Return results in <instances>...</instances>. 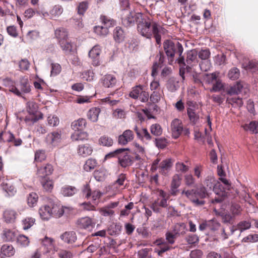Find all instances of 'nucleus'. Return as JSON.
Returning <instances> with one entry per match:
<instances>
[{
  "label": "nucleus",
  "mask_w": 258,
  "mask_h": 258,
  "mask_svg": "<svg viewBox=\"0 0 258 258\" xmlns=\"http://www.w3.org/2000/svg\"><path fill=\"white\" fill-rule=\"evenodd\" d=\"M76 192V188L71 186H65L61 188V193L65 197H70L74 195Z\"/></svg>",
  "instance_id": "45"
},
{
  "label": "nucleus",
  "mask_w": 258,
  "mask_h": 258,
  "mask_svg": "<svg viewBox=\"0 0 258 258\" xmlns=\"http://www.w3.org/2000/svg\"><path fill=\"white\" fill-rule=\"evenodd\" d=\"M187 113L190 121L195 124L198 121L199 115L197 110L191 108H188L187 109Z\"/></svg>",
  "instance_id": "40"
},
{
  "label": "nucleus",
  "mask_w": 258,
  "mask_h": 258,
  "mask_svg": "<svg viewBox=\"0 0 258 258\" xmlns=\"http://www.w3.org/2000/svg\"><path fill=\"white\" fill-rule=\"evenodd\" d=\"M113 37L116 42L119 43L124 38V32L120 27H116L113 31Z\"/></svg>",
  "instance_id": "36"
},
{
  "label": "nucleus",
  "mask_w": 258,
  "mask_h": 258,
  "mask_svg": "<svg viewBox=\"0 0 258 258\" xmlns=\"http://www.w3.org/2000/svg\"><path fill=\"white\" fill-rule=\"evenodd\" d=\"M39 180L43 189L47 192H51L53 188V181L49 177L39 178Z\"/></svg>",
  "instance_id": "22"
},
{
  "label": "nucleus",
  "mask_w": 258,
  "mask_h": 258,
  "mask_svg": "<svg viewBox=\"0 0 258 258\" xmlns=\"http://www.w3.org/2000/svg\"><path fill=\"white\" fill-rule=\"evenodd\" d=\"M87 124L86 119L79 118L74 121L71 124V127L75 131H79L83 130Z\"/></svg>",
  "instance_id": "28"
},
{
  "label": "nucleus",
  "mask_w": 258,
  "mask_h": 258,
  "mask_svg": "<svg viewBox=\"0 0 258 258\" xmlns=\"http://www.w3.org/2000/svg\"><path fill=\"white\" fill-rule=\"evenodd\" d=\"M240 75L239 70L236 68H234L231 69L228 74V77L232 80H236L237 79Z\"/></svg>",
  "instance_id": "62"
},
{
  "label": "nucleus",
  "mask_w": 258,
  "mask_h": 258,
  "mask_svg": "<svg viewBox=\"0 0 258 258\" xmlns=\"http://www.w3.org/2000/svg\"><path fill=\"white\" fill-rule=\"evenodd\" d=\"M244 129L249 130L252 134H257L258 133V122L256 121H251L248 124L244 126Z\"/></svg>",
  "instance_id": "53"
},
{
  "label": "nucleus",
  "mask_w": 258,
  "mask_h": 258,
  "mask_svg": "<svg viewBox=\"0 0 258 258\" xmlns=\"http://www.w3.org/2000/svg\"><path fill=\"white\" fill-rule=\"evenodd\" d=\"M205 185L209 189H213L215 193L217 192V189L222 187V185L218 182L212 175L207 176L204 181Z\"/></svg>",
  "instance_id": "9"
},
{
  "label": "nucleus",
  "mask_w": 258,
  "mask_h": 258,
  "mask_svg": "<svg viewBox=\"0 0 258 258\" xmlns=\"http://www.w3.org/2000/svg\"><path fill=\"white\" fill-rule=\"evenodd\" d=\"M243 86L240 83H237L236 84L231 87L227 91V93L229 95L238 94L241 92Z\"/></svg>",
  "instance_id": "49"
},
{
  "label": "nucleus",
  "mask_w": 258,
  "mask_h": 258,
  "mask_svg": "<svg viewBox=\"0 0 258 258\" xmlns=\"http://www.w3.org/2000/svg\"><path fill=\"white\" fill-rule=\"evenodd\" d=\"M142 16L141 13H137L134 12H128L122 18V23L126 27L133 26L135 22L138 23Z\"/></svg>",
  "instance_id": "5"
},
{
  "label": "nucleus",
  "mask_w": 258,
  "mask_h": 258,
  "mask_svg": "<svg viewBox=\"0 0 258 258\" xmlns=\"http://www.w3.org/2000/svg\"><path fill=\"white\" fill-rule=\"evenodd\" d=\"M151 132L156 136H159L162 133V129L160 124L157 123L154 124L151 126Z\"/></svg>",
  "instance_id": "56"
},
{
  "label": "nucleus",
  "mask_w": 258,
  "mask_h": 258,
  "mask_svg": "<svg viewBox=\"0 0 258 258\" xmlns=\"http://www.w3.org/2000/svg\"><path fill=\"white\" fill-rule=\"evenodd\" d=\"M63 12V9L61 6L55 5L50 11V13L53 17H57L60 15Z\"/></svg>",
  "instance_id": "57"
},
{
  "label": "nucleus",
  "mask_w": 258,
  "mask_h": 258,
  "mask_svg": "<svg viewBox=\"0 0 258 258\" xmlns=\"http://www.w3.org/2000/svg\"><path fill=\"white\" fill-rule=\"evenodd\" d=\"M78 227L81 229H89L92 227V222L89 217H84L77 221Z\"/></svg>",
  "instance_id": "25"
},
{
  "label": "nucleus",
  "mask_w": 258,
  "mask_h": 258,
  "mask_svg": "<svg viewBox=\"0 0 258 258\" xmlns=\"http://www.w3.org/2000/svg\"><path fill=\"white\" fill-rule=\"evenodd\" d=\"M60 238L64 242L72 244L75 242L77 240V236L76 233L74 231L65 232L60 235Z\"/></svg>",
  "instance_id": "21"
},
{
  "label": "nucleus",
  "mask_w": 258,
  "mask_h": 258,
  "mask_svg": "<svg viewBox=\"0 0 258 258\" xmlns=\"http://www.w3.org/2000/svg\"><path fill=\"white\" fill-rule=\"evenodd\" d=\"M60 139L61 134L55 132L49 134L46 138V141L54 146L57 145L60 142Z\"/></svg>",
  "instance_id": "24"
},
{
  "label": "nucleus",
  "mask_w": 258,
  "mask_h": 258,
  "mask_svg": "<svg viewBox=\"0 0 258 258\" xmlns=\"http://www.w3.org/2000/svg\"><path fill=\"white\" fill-rule=\"evenodd\" d=\"M17 213L14 210L8 209L4 212V218L7 223H14L17 218Z\"/></svg>",
  "instance_id": "23"
},
{
  "label": "nucleus",
  "mask_w": 258,
  "mask_h": 258,
  "mask_svg": "<svg viewBox=\"0 0 258 258\" xmlns=\"http://www.w3.org/2000/svg\"><path fill=\"white\" fill-rule=\"evenodd\" d=\"M113 140L107 136H102L99 140V144L103 146L110 147L113 145Z\"/></svg>",
  "instance_id": "51"
},
{
  "label": "nucleus",
  "mask_w": 258,
  "mask_h": 258,
  "mask_svg": "<svg viewBox=\"0 0 258 258\" xmlns=\"http://www.w3.org/2000/svg\"><path fill=\"white\" fill-rule=\"evenodd\" d=\"M185 184L188 186H192L195 183V179L191 174H187L184 176Z\"/></svg>",
  "instance_id": "63"
},
{
  "label": "nucleus",
  "mask_w": 258,
  "mask_h": 258,
  "mask_svg": "<svg viewBox=\"0 0 258 258\" xmlns=\"http://www.w3.org/2000/svg\"><path fill=\"white\" fill-rule=\"evenodd\" d=\"M217 192L215 193L216 196L211 200L212 203L214 204H220L224 200L226 196L225 192L222 190L221 187L217 189Z\"/></svg>",
  "instance_id": "35"
},
{
  "label": "nucleus",
  "mask_w": 258,
  "mask_h": 258,
  "mask_svg": "<svg viewBox=\"0 0 258 258\" xmlns=\"http://www.w3.org/2000/svg\"><path fill=\"white\" fill-rule=\"evenodd\" d=\"M102 25L94 27V32L97 35L104 37L109 33V28L115 24V21L106 16L101 15L100 18Z\"/></svg>",
  "instance_id": "3"
},
{
  "label": "nucleus",
  "mask_w": 258,
  "mask_h": 258,
  "mask_svg": "<svg viewBox=\"0 0 258 258\" xmlns=\"http://www.w3.org/2000/svg\"><path fill=\"white\" fill-rule=\"evenodd\" d=\"M15 253V250L12 245L4 244L1 247V253L5 256H13Z\"/></svg>",
  "instance_id": "30"
},
{
  "label": "nucleus",
  "mask_w": 258,
  "mask_h": 258,
  "mask_svg": "<svg viewBox=\"0 0 258 258\" xmlns=\"http://www.w3.org/2000/svg\"><path fill=\"white\" fill-rule=\"evenodd\" d=\"M181 181V175L175 174L172 177L171 183V190L172 195H176L178 187L180 186Z\"/></svg>",
  "instance_id": "19"
},
{
  "label": "nucleus",
  "mask_w": 258,
  "mask_h": 258,
  "mask_svg": "<svg viewBox=\"0 0 258 258\" xmlns=\"http://www.w3.org/2000/svg\"><path fill=\"white\" fill-rule=\"evenodd\" d=\"M50 211V206L46 205L42 207L39 209V214L41 218L44 220H48L52 216Z\"/></svg>",
  "instance_id": "33"
},
{
  "label": "nucleus",
  "mask_w": 258,
  "mask_h": 258,
  "mask_svg": "<svg viewBox=\"0 0 258 258\" xmlns=\"http://www.w3.org/2000/svg\"><path fill=\"white\" fill-rule=\"evenodd\" d=\"M172 232L177 236L184 235L186 232V225L183 223H177L174 226Z\"/></svg>",
  "instance_id": "34"
},
{
  "label": "nucleus",
  "mask_w": 258,
  "mask_h": 258,
  "mask_svg": "<svg viewBox=\"0 0 258 258\" xmlns=\"http://www.w3.org/2000/svg\"><path fill=\"white\" fill-rule=\"evenodd\" d=\"M35 219L32 217H26L24 218L21 221L22 228L24 230L30 228L35 223Z\"/></svg>",
  "instance_id": "41"
},
{
  "label": "nucleus",
  "mask_w": 258,
  "mask_h": 258,
  "mask_svg": "<svg viewBox=\"0 0 258 258\" xmlns=\"http://www.w3.org/2000/svg\"><path fill=\"white\" fill-rule=\"evenodd\" d=\"M172 164L171 159H166L162 161L158 167L159 172L164 175H167Z\"/></svg>",
  "instance_id": "17"
},
{
  "label": "nucleus",
  "mask_w": 258,
  "mask_h": 258,
  "mask_svg": "<svg viewBox=\"0 0 258 258\" xmlns=\"http://www.w3.org/2000/svg\"><path fill=\"white\" fill-rule=\"evenodd\" d=\"M53 171V167L50 164H46L38 168L37 175L38 178H46L51 175Z\"/></svg>",
  "instance_id": "12"
},
{
  "label": "nucleus",
  "mask_w": 258,
  "mask_h": 258,
  "mask_svg": "<svg viewBox=\"0 0 258 258\" xmlns=\"http://www.w3.org/2000/svg\"><path fill=\"white\" fill-rule=\"evenodd\" d=\"M57 255L59 258H73L74 254L71 251L61 249L58 252Z\"/></svg>",
  "instance_id": "60"
},
{
  "label": "nucleus",
  "mask_w": 258,
  "mask_h": 258,
  "mask_svg": "<svg viewBox=\"0 0 258 258\" xmlns=\"http://www.w3.org/2000/svg\"><path fill=\"white\" fill-rule=\"evenodd\" d=\"M46 158V155L44 150H37L35 154L34 160L37 162H41L44 161Z\"/></svg>",
  "instance_id": "54"
},
{
  "label": "nucleus",
  "mask_w": 258,
  "mask_h": 258,
  "mask_svg": "<svg viewBox=\"0 0 258 258\" xmlns=\"http://www.w3.org/2000/svg\"><path fill=\"white\" fill-rule=\"evenodd\" d=\"M77 151L80 156L86 157L92 154L93 149L89 144L80 145L78 146Z\"/></svg>",
  "instance_id": "18"
},
{
  "label": "nucleus",
  "mask_w": 258,
  "mask_h": 258,
  "mask_svg": "<svg viewBox=\"0 0 258 258\" xmlns=\"http://www.w3.org/2000/svg\"><path fill=\"white\" fill-rule=\"evenodd\" d=\"M1 185L3 190H5L9 196H13L16 194V189L13 185L8 183L3 182Z\"/></svg>",
  "instance_id": "42"
},
{
  "label": "nucleus",
  "mask_w": 258,
  "mask_h": 258,
  "mask_svg": "<svg viewBox=\"0 0 258 258\" xmlns=\"http://www.w3.org/2000/svg\"><path fill=\"white\" fill-rule=\"evenodd\" d=\"M128 150H129L128 148H120L116 149L113 152H110L106 155L105 156V159L114 157L117 155L119 156V154L122 152V151H126Z\"/></svg>",
  "instance_id": "59"
},
{
  "label": "nucleus",
  "mask_w": 258,
  "mask_h": 258,
  "mask_svg": "<svg viewBox=\"0 0 258 258\" xmlns=\"http://www.w3.org/2000/svg\"><path fill=\"white\" fill-rule=\"evenodd\" d=\"M155 243L159 246V248L155 249V251L159 255H162V253L170 248V246L166 243L164 239H158L155 242Z\"/></svg>",
  "instance_id": "20"
},
{
  "label": "nucleus",
  "mask_w": 258,
  "mask_h": 258,
  "mask_svg": "<svg viewBox=\"0 0 258 258\" xmlns=\"http://www.w3.org/2000/svg\"><path fill=\"white\" fill-rule=\"evenodd\" d=\"M214 211L217 216L221 217L222 223L232 225L234 221V218L227 211L224 209H217L216 207L214 208Z\"/></svg>",
  "instance_id": "6"
},
{
  "label": "nucleus",
  "mask_w": 258,
  "mask_h": 258,
  "mask_svg": "<svg viewBox=\"0 0 258 258\" xmlns=\"http://www.w3.org/2000/svg\"><path fill=\"white\" fill-rule=\"evenodd\" d=\"M38 196L35 192H31L27 197V203L30 207H34L38 201Z\"/></svg>",
  "instance_id": "47"
},
{
  "label": "nucleus",
  "mask_w": 258,
  "mask_h": 258,
  "mask_svg": "<svg viewBox=\"0 0 258 258\" xmlns=\"http://www.w3.org/2000/svg\"><path fill=\"white\" fill-rule=\"evenodd\" d=\"M97 164V163L95 159L92 158L89 159L86 161L84 165V169L86 171H90L96 167Z\"/></svg>",
  "instance_id": "48"
},
{
  "label": "nucleus",
  "mask_w": 258,
  "mask_h": 258,
  "mask_svg": "<svg viewBox=\"0 0 258 258\" xmlns=\"http://www.w3.org/2000/svg\"><path fill=\"white\" fill-rule=\"evenodd\" d=\"M197 55L198 53L195 50H191L187 52L186 59V62L187 65H185V66H186V69H188L191 68L189 66L191 65L192 62L196 61L197 59Z\"/></svg>",
  "instance_id": "27"
},
{
  "label": "nucleus",
  "mask_w": 258,
  "mask_h": 258,
  "mask_svg": "<svg viewBox=\"0 0 258 258\" xmlns=\"http://www.w3.org/2000/svg\"><path fill=\"white\" fill-rule=\"evenodd\" d=\"M100 109L98 107H94L90 109L87 113L89 119L93 122H96L98 119V116L100 112Z\"/></svg>",
  "instance_id": "31"
},
{
  "label": "nucleus",
  "mask_w": 258,
  "mask_h": 258,
  "mask_svg": "<svg viewBox=\"0 0 258 258\" xmlns=\"http://www.w3.org/2000/svg\"><path fill=\"white\" fill-rule=\"evenodd\" d=\"M68 34L67 31L64 28H58L55 31V36L58 40L59 43L61 40H67Z\"/></svg>",
  "instance_id": "38"
},
{
  "label": "nucleus",
  "mask_w": 258,
  "mask_h": 258,
  "mask_svg": "<svg viewBox=\"0 0 258 258\" xmlns=\"http://www.w3.org/2000/svg\"><path fill=\"white\" fill-rule=\"evenodd\" d=\"M20 89L21 91L16 87H13L11 91L18 96H21V92L28 93L30 92L31 88L26 78H23L20 80Z\"/></svg>",
  "instance_id": "7"
},
{
  "label": "nucleus",
  "mask_w": 258,
  "mask_h": 258,
  "mask_svg": "<svg viewBox=\"0 0 258 258\" xmlns=\"http://www.w3.org/2000/svg\"><path fill=\"white\" fill-rule=\"evenodd\" d=\"M17 242L22 246H27L29 244L28 238L24 235H19L17 237Z\"/></svg>",
  "instance_id": "55"
},
{
  "label": "nucleus",
  "mask_w": 258,
  "mask_h": 258,
  "mask_svg": "<svg viewBox=\"0 0 258 258\" xmlns=\"http://www.w3.org/2000/svg\"><path fill=\"white\" fill-rule=\"evenodd\" d=\"M134 138V135L132 131L130 130H125L122 135L118 137V144L121 145H125L128 142H131Z\"/></svg>",
  "instance_id": "13"
},
{
  "label": "nucleus",
  "mask_w": 258,
  "mask_h": 258,
  "mask_svg": "<svg viewBox=\"0 0 258 258\" xmlns=\"http://www.w3.org/2000/svg\"><path fill=\"white\" fill-rule=\"evenodd\" d=\"M119 164L123 168L131 166L134 162L133 157L125 151H122L118 156Z\"/></svg>",
  "instance_id": "10"
},
{
  "label": "nucleus",
  "mask_w": 258,
  "mask_h": 258,
  "mask_svg": "<svg viewBox=\"0 0 258 258\" xmlns=\"http://www.w3.org/2000/svg\"><path fill=\"white\" fill-rule=\"evenodd\" d=\"M195 192L196 198H200L201 200H203L208 196L207 188L204 186H202L197 189H195Z\"/></svg>",
  "instance_id": "46"
},
{
  "label": "nucleus",
  "mask_w": 258,
  "mask_h": 258,
  "mask_svg": "<svg viewBox=\"0 0 258 258\" xmlns=\"http://www.w3.org/2000/svg\"><path fill=\"white\" fill-rule=\"evenodd\" d=\"M59 43L66 54H69L72 51V45L67 40H61Z\"/></svg>",
  "instance_id": "43"
},
{
  "label": "nucleus",
  "mask_w": 258,
  "mask_h": 258,
  "mask_svg": "<svg viewBox=\"0 0 258 258\" xmlns=\"http://www.w3.org/2000/svg\"><path fill=\"white\" fill-rule=\"evenodd\" d=\"M171 127L173 137L175 139L177 138L183 129L180 120L178 119H174L171 122Z\"/></svg>",
  "instance_id": "14"
},
{
  "label": "nucleus",
  "mask_w": 258,
  "mask_h": 258,
  "mask_svg": "<svg viewBox=\"0 0 258 258\" xmlns=\"http://www.w3.org/2000/svg\"><path fill=\"white\" fill-rule=\"evenodd\" d=\"M163 47L165 53L168 57L170 64H172L173 61V57L175 54H177L178 55V57L176 59L177 63L179 66H185L184 58L182 55L183 47L180 43L178 42L174 43L171 40H166L163 43Z\"/></svg>",
  "instance_id": "2"
},
{
  "label": "nucleus",
  "mask_w": 258,
  "mask_h": 258,
  "mask_svg": "<svg viewBox=\"0 0 258 258\" xmlns=\"http://www.w3.org/2000/svg\"><path fill=\"white\" fill-rule=\"evenodd\" d=\"M101 49L99 45L94 46L89 52V56L92 59V64L94 66L100 64V54Z\"/></svg>",
  "instance_id": "11"
},
{
  "label": "nucleus",
  "mask_w": 258,
  "mask_h": 258,
  "mask_svg": "<svg viewBox=\"0 0 258 258\" xmlns=\"http://www.w3.org/2000/svg\"><path fill=\"white\" fill-rule=\"evenodd\" d=\"M159 198H158L156 201H158V206L162 208H166L167 206V200L169 198V196L163 190H160L159 191Z\"/></svg>",
  "instance_id": "26"
},
{
  "label": "nucleus",
  "mask_w": 258,
  "mask_h": 258,
  "mask_svg": "<svg viewBox=\"0 0 258 258\" xmlns=\"http://www.w3.org/2000/svg\"><path fill=\"white\" fill-rule=\"evenodd\" d=\"M101 83L104 87L112 88L116 83V79L112 75H106L101 78Z\"/></svg>",
  "instance_id": "15"
},
{
  "label": "nucleus",
  "mask_w": 258,
  "mask_h": 258,
  "mask_svg": "<svg viewBox=\"0 0 258 258\" xmlns=\"http://www.w3.org/2000/svg\"><path fill=\"white\" fill-rule=\"evenodd\" d=\"M38 109V106L36 103L32 101L27 103V111L31 114H35Z\"/></svg>",
  "instance_id": "58"
},
{
  "label": "nucleus",
  "mask_w": 258,
  "mask_h": 258,
  "mask_svg": "<svg viewBox=\"0 0 258 258\" xmlns=\"http://www.w3.org/2000/svg\"><path fill=\"white\" fill-rule=\"evenodd\" d=\"M151 248H145L138 251V258H152L151 251Z\"/></svg>",
  "instance_id": "50"
},
{
  "label": "nucleus",
  "mask_w": 258,
  "mask_h": 258,
  "mask_svg": "<svg viewBox=\"0 0 258 258\" xmlns=\"http://www.w3.org/2000/svg\"><path fill=\"white\" fill-rule=\"evenodd\" d=\"M161 99V94L159 92L153 91L150 97V100L153 104H156Z\"/></svg>",
  "instance_id": "64"
},
{
  "label": "nucleus",
  "mask_w": 258,
  "mask_h": 258,
  "mask_svg": "<svg viewBox=\"0 0 258 258\" xmlns=\"http://www.w3.org/2000/svg\"><path fill=\"white\" fill-rule=\"evenodd\" d=\"M181 195L185 196L186 198L189 199L195 206H202L205 204V202L203 200H200L196 198L195 189H184Z\"/></svg>",
  "instance_id": "8"
},
{
  "label": "nucleus",
  "mask_w": 258,
  "mask_h": 258,
  "mask_svg": "<svg viewBox=\"0 0 258 258\" xmlns=\"http://www.w3.org/2000/svg\"><path fill=\"white\" fill-rule=\"evenodd\" d=\"M162 27L155 22L151 23L148 18L141 17L137 23V30L143 36L151 39L153 35L158 44L161 43Z\"/></svg>",
  "instance_id": "1"
},
{
  "label": "nucleus",
  "mask_w": 258,
  "mask_h": 258,
  "mask_svg": "<svg viewBox=\"0 0 258 258\" xmlns=\"http://www.w3.org/2000/svg\"><path fill=\"white\" fill-rule=\"evenodd\" d=\"M15 232L10 229H6L3 231V238L7 241H12L16 238Z\"/></svg>",
  "instance_id": "44"
},
{
  "label": "nucleus",
  "mask_w": 258,
  "mask_h": 258,
  "mask_svg": "<svg viewBox=\"0 0 258 258\" xmlns=\"http://www.w3.org/2000/svg\"><path fill=\"white\" fill-rule=\"evenodd\" d=\"M144 87L143 85H137L133 87L132 91L129 94V96L133 99H138Z\"/></svg>",
  "instance_id": "32"
},
{
  "label": "nucleus",
  "mask_w": 258,
  "mask_h": 258,
  "mask_svg": "<svg viewBox=\"0 0 258 258\" xmlns=\"http://www.w3.org/2000/svg\"><path fill=\"white\" fill-rule=\"evenodd\" d=\"M88 134L86 132L75 131L72 135L71 139L73 141H83L87 139Z\"/></svg>",
  "instance_id": "39"
},
{
  "label": "nucleus",
  "mask_w": 258,
  "mask_h": 258,
  "mask_svg": "<svg viewBox=\"0 0 258 258\" xmlns=\"http://www.w3.org/2000/svg\"><path fill=\"white\" fill-rule=\"evenodd\" d=\"M14 139V135L10 132H2L0 134V141L10 143Z\"/></svg>",
  "instance_id": "52"
},
{
  "label": "nucleus",
  "mask_w": 258,
  "mask_h": 258,
  "mask_svg": "<svg viewBox=\"0 0 258 258\" xmlns=\"http://www.w3.org/2000/svg\"><path fill=\"white\" fill-rule=\"evenodd\" d=\"M242 208L238 204L233 203L231 204L230 211L232 216L235 218L241 214Z\"/></svg>",
  "instance_id": "37"
},
{
  "label": "nucleus",
  "mask_w": 258,
  "mask_h": 258,
  "mask_svg": "<svg viewBox=\"0 0 258 258\" xmlns=\"http://www.w3.org/2000/svg\"><path fill=\"white\" fill-rule=\"evenodd\" d=\"M156 146L160 149L165 148L167 145V141L165 138H159L155 139V141Z\"/></svg>",
  "instance_id": "61"
},
{
  "label": "nucleus",
  "mask_w": 258,
  "mask_h": 258,
  "mask_svg": "<svg viewBox=\"0 0 258 258\" xmlns=\"http://www.w3.org/2000/svg\"><path fill=\"white\" fill-rule=\"evenodd\" d=\"M42 246L45 249V253H48L53 247V239L45 236L41 240Z\"/></svg>",
  "instance_id": "29"
},
{
  "label": "nucleus",
  "mask_w": 258,
  "mask_h": 258,
  "mask_svg": "<svg viewBox=\"0 0 258 258\" xmlns=\"http://www.w3.org/2000/svg\"><path fill=\"white\" fill-rule=\"evenodd\" d=\"M251 226V223L246 221L240 222L236 226H232L229 228V230L226 231L225 228L222 229V233L225 235V238H227L228 235H232L234 232L238 230L242 232V231L249 229Z\"/></svg>",
  "instance_id": "4"
},
{
  "label": "nucleus",
  "mask_w": 258,
  "mask_h": 258,
  "mask_svg": "<svg viewBox=\"0 0 258 258\" xmlns=\"http://www.w3.org/2000/svg\"><path fill=\"white\" fill-rule=\"evenodd\" d=\"M50 206V213L52 217L55 218H59L61 217L64 212V209H68L67 207H64L60 205L51 204Z\"/></svg>",
  "instance_id": "16"
}]
</instances>
